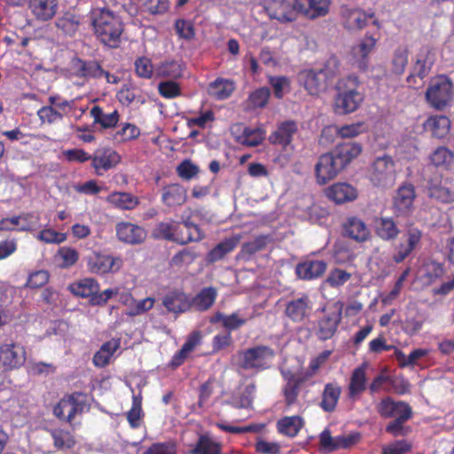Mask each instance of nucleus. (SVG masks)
Masks as SVG:
<instances>
[{
  "instance_id": "obj_1",
  "label": "nucleus",
  "mask_w": 454,
  "mask_h": 454,
  "mask_svg": "<svg viewBox=\"0 0 454 454\" xmlns=\"http://www.w3.org/2000/svg\"><path fill=\"white\" fill-rule=\"evenodd\" d=\"M375 408L381 418L393 419L386 427L387 433L394 437L405 436L411 433V427L405 426V423L412 417V409L407 403L385 396Z\"/></svg>"
},
{
  "instance_id": "obj_2",
  "label": "nucleus",
  "mask_w": 454,
  "mask_h": 454,
  "mask_svg": "<svg viewBox=\"0 0 454 454\" xmlns=\"http://www.w3.org/2000/svg\"><path fill=\"white\" fill-rule=\"evenodd\" d=\"M95 35L104 44L115 48L121 43L123 23L107 8H94L90 12Z\"/></svg>"
},
{
  "instance_id": "obj_3",
  "label": "nucleus",
  "mask_w": 454,
  "mask_h": 454,
  "mask_svg": "<svg viewBox=\"0 0 454 454\" xmlns=\"http://www.w3.org/2000/svg\"><path fill=\"white\" fill-rule=\"evenodd\" d=\"M357 87L358 80L356 76H348L338 81L333 104L336 114H348L358 109L364 101V96Z\"/></svg>"
},
{
  "instance_id": "obj_4",
  "label": "nucleus",
  "mask_w": 454,
  "mask_h": 454,
  "mask_svg": "<svg viewBox=\"0 0 454 454\" xmlns=\"http://www.w3.org/2000/svg\"><path fill=\"white\" fill-rule=\"evenodd\" d=\"M396 166L388 155L377 157L369 168L368 177L372 184L381 189L392 187L396 180Z\"/></svg>"
},
{
  "instance_id": "obj_5",
  "label": "nucleus",
  "mask_w": 454,
  "mask_h": 454,
  "mask_svg": "<svg viewBox=\"0 0 454 454\" xmlns=\"http://www.w3.org/2000/svg\"><path fill=\"white\" fill-rule=\"evenodd\" d=\"M453 85L445 75H440L431 80L427 91V102L436 110L445 108L452 99Z\"/></svg>"
},
{
  "instance_id": "obj_6",
  "label": "nucleus",
  "mask_w": 454,
  "mask_h": 454,
  "mask_svg": "<svg viewBox=\"0 0 454 454\" xmlns=\"http://www.w3.org/2000/svg\"><path fill=\"white\" fill-rule=\"evenodd\" d=\"M87 398L79 392L63 397L54 407L53 413L59 419L69 423L73 428L74 419L87 409Z\"/></svg>"
},
{
  "instance_id": "obj_7",
  "label": "nucleus",
  "mask_w": 454,
  "mask_h": 454,
  "mask_svg": "<svg viewBox=\"0 0 454 454\" xmlns=\"http://www.w3.org/2000/svg\"><path fill=\"white\" fill-rule=\"evenodd\" d=\"M274 351L268 346H256L239 353L240 367L245 370L262 371L270 366Z\"/></svg>"
},
{
  "instance_id": "obj_8",
  "label": "nucleus",
  "mask_w": 454,
  "mask_h": 454,
  "mask_svg": "<svg viewBox=\"0 0 454 454\" xmlns=\"http://www.w3.org/2000/svg\"><path fill=\"white\" fill-rule=\"evenodd\" d=\"M25 348L15 341L0 343V370L12 371L21 367L26 362Z\"/></svg>"
},
{
  "instance_id": "obj_9",
  "label": "nucleus",
  "mask_w": 454,
  "mask_h": 454,
  "mask_svg": "<svg viewBox=\"0 0 454 454\" xmlns=\"http://www.w3.org/2000/svg\"><path fill=\"white\" fill-rule=\"evenodd\" d=\"M342 169L341 163L333 153H324L315 165L316 181L318 184H325L334 179Z\"/></svg>"
},
{
  "instance_id": "obj_10",
  "label": "nucleus",
  "mask_w": 454,
  "mask_h": 454,
  "mask_svg": "<svg viewBox=\"0 0 454 454\" xmlns=\"http://www.w3.org/2000/svg\"><path fill=\"white\" fill-rule=\"evenodd\" d=\"M415 188L411 184H403L393 197V212L398 217L409 216L414 209Z\"/></svg>"
},
{
  "instance_id": "obj_11",
  "label": "nucleus",
  "mask_w": 454,
  "mask_h": 454,
  "mask_svg": "<svg viewBox=\"0 0 454 454\" xmlns=\"http://www.w3.org/2000/svg\"><path fill=\"white\" fill-rule=\"evenodd\" d=\"M264 8L270 19H275L282 23L294 20L298 14L296 0L294 4L286 0H266Z\"/></svg>"
},
{
  "instance_id": "obj_12",
  "label": "nucleus",
  "mask_w": 454,
  "mask_h": 454,
  "mask_svg": "<svg viewBox=\"0 0 454 454\" xmlns=\"http://www.w3.org/2000/svg\"><path fill=\"white\" fill-rule=\"evenodd\" d=\"M120 160V155L109 147L98 148L91 156V165L98 176H103L105 172L114 168Z\"/></svg>"
},
{
  "instance_id": "obj_13",
  "label": "nucleus",
  "mask_w": 454,
  "mask_h": 454,
  "mask_svg": "<svg viewBox=\"0 0 454 454\" xmlns=\"http://www.w3.org/2000/svg\"><path fill=\"white\" fill-rule=\"evenodd\" d=\"M122 265L119 257L93 253L88 257V268L95 274H106L118 271Z\"/></svg>"
},
{
  "instance_id": "obj_14",
  "label": "nucleus",
  "mask_w": 454,
  "mask_h": 454,
  "mask_svg": "<svg viewBox=\"0 0 454 454\" xmlns=\"http://www.w3.org/2000/svg\"><path fill=\"white\" fill-rule=\"evenodd\" d=\"M359 439V434H349L333 437L329 429H325L319 435L320 445L327 451L347 449L354 445Z\"/></svg>"
},
{
  "instance_id": "obj_15",
  "label": "nucleus",
  "mask_w": 454,
  "mask_h": 454,
  "mask_svg": "<svg viewBox=\"0 0 454 454\" xmlns=\"http://www.w3.org/2000/svg\"><path fill=\"white\" fill-rule=\"evenodd\" d=\"M421 236V231L418 228L408 229L396 247L397 252L393 257L394 261L399 263L408 257L419 244Z\"/></svg>"
},
{
  "instance_id": "obj_16",
  "label": "nucleus",
  "mask_w": 454,
  "mask_h": 454,
  "mask_svg": "<svg viewBox=\"0 0 454 454\" xmlns=\"http://www.w3.org/2000/svg\"><path fill=\"white\" fill-rule=\"evenodd\" d=\"M116 234L119 240L130 245L141 244L147 236L143 227L128 222L116 224Z\"/></svg>"
},
{
  "instance_id": "obj_17",
  "label": "nucleus",
  "mask_w": 454,
  "mask_h": 454,
  "mask_svg": "<svg viewBox=\"0 0 454 454\" xmlns=\"http://www.w3.org/2000/svg\"><path fill=\"white\" fill-rule=\"evenodd\" d=\"M341 309L342 304L337 302L334 304V309L319 320L317 330L319 339L328 340L334 334L341 319Z\"/></svg>"
},
{
  "instance_id": "obj_18",
  "label": "nucleus",
  "mask_w": 454,
  "mask_h": 454,
  "mask_svg": "<svg viewBox=\"0 0 454 454\" xmlns=\"http://www.w3.org/2000/svg\"><path fill=\"white\" fill-rule=\"evenodd\" d=\"M153 234L157 239L184 245V231L180 223L174 221L159 223L153 229Z\"/></svg>"
},
{
  "instance_id": "obj_19",
  "label": "nucleus",
  "mask_w": 454,
  "mask_h": 454,
  "mask_svg": "<svg viewBox=\"0 0 454 454\" xmlns=\"http://www.w3.org/2000/svg\"><path fill=\"white\" fill-rule=\"evenodd\" d=\"M299 83L310 95H318L325 89L326 79L322 74V72H316L314 70H303L298 74Z\"/></svg>"
},
{
  "instance_id": "obj_20",
  "label": "nucleus",
  "mask_w": 454,
  "mask_h": 454,
  "mask_svg": "<svg viewBox=\"0 0 454 454\" xmlns=\"http://www.w3.org/2000/svg\"><path fill=\"white\" fill-rule=\"evenodd\" d=\"M330 0H296L298 13L314 20L325 16L329 12Z\"/></svg>"
},
{
  "instance_id": "obj_21",
  "label": "nucleus",
  "mask_w": 454,
  "mask_h": 454,
  "mask_svg": "<svg viewBox=\"0 0 454 454\" xmlns=\"http://www.w3.org/2000/svg\"><path fill=\"white\" fill-rule=\"evenodd\" d=\"M58 0H29L28 8L33 16L40 21H48L57 13Z\"/></svg>"
},
{
  "instance_id": "obj_22",
  "label": "nucleus",
  "mask_w": 454,
  "mask_h": 454,
  "mask_svg": "<svg viewBox=\"0 0 454 454\" xmlns=\"http://www.w3.org/2000/svg\"><path fill=\"white\" fill-rule=\"evenodd\" d=\"M377 39L372 35H366L352 48V57L358 68L365 70L368 66V56L375 49Z\"/></svg>"
},
{
  "instance_id": "obj_23",
  "label": "nucleus",
  "mask_w": 454,
  "mask_h": 454,
  "mask_svg": "<svg viewBox=\"0 0 454 454\" xmlns=\"http://www.w3.org/2000/svg\"><path fill=\"white\" fill-rule=\"evenodd\" d=\"M298 130L297 123L293 121L281 122L270 137L269 141L273 145L286 147L293 141L294 136Z\"/></svg>"
},
{
  "instance_id": "obj_24",
  "label": "nucleus",
  "mask_w": 454,
  "mask_h": 454,
  "mask_svg": "<svg viewBox=\"0 0 454 454\" xmlns=\"http://www.w3.org/2000/svg\"><path fill=\"white\" fill-rule=\"evenodd\" d=\"M311 301L308 295L294 299L286 304V315L294 322H301L308 317Z\"/></svg>"
},
{
  "instance_id": "obj_25",
  "label": "nucleus",
  "mask_w": 454,
  "mask_h": 454,
  "mask_svg": "<svg viewBox=\"0 0 454 454\" xmlns=\"http://www.w3.org/2000/svg\"><path fill=\"white\" fill-rule=\"evenodd\" d=\"M344 235L357 241L364 242L370 237V231L366 224L356 216L349 217L343 223Z\"/></svg>"
},
{
  "instance_id": "obj_26",
  "label": "nucleus",
  "mask_w": 454,
  "mask_h": 454,
  "mask_svg": "<svg viewBox=\"0 0 454 454\" xmlns=\"http://www.w3.org/2000/svg\"><path fill=\"white\" fill-rule=\"evenodd\" d=\"M106 201L114 208L128 211L135 209L139 204L138 197L126 192H113Z\"/></svg>"
},
{
  "instance_id": "obj_27",
  "label": "nucleus",
  "mask_w": 454,
  "mask_h": 454,
  "mask_svg": "<svg viewBox=\"0 0 454 454\" xmlns=\"http://www.w3.org/2000/svg\"><path fill=\"white\" fill-rule=\"evenodd\" d=\"M326 268L327 264L324 261H306L297 265L296 274L301 279L311 280L321 277Z\"/></svg>"
},
{
  "instance_id": "obj_28",
  "label": "nucleus",
  "mask_w": 454,
  "mask_h": 454,
  "mask_svg": "<svg viewBox=\"0 0 454 454\" xmlns=\"http://www.w3.org/2000/svg\"><path fill=\"white\" fill-rule=\"evenodd\" d=\"M327 197L338 204L354 200L357 197L356 189L347 183H338L327 190Z\"/></svg>"
},
{
  "instance_id": "obj_29",
  "label": "nucleus",
  "mask_w": 454,
  "mask_h": 454,
  "mask_svg": "<svg viewBox=\"0 0 454 454\" xmlns=\"http://www.w3.org/2000/svg\"><path fill=\"white\" fill-rule=\"evenodd\" d=\"M163 305L173 313H183L191 307V299L183 292H171L163 298Z\"/></svg>"
},
{
  "instance_id": "obj_30",
  "label": "nucleus",
  "mask_w": 454,
  "mask_h": 454,
  "mask_svg": "<svg viewBox=\"0 0 454 454\" xmlns=\"http://www.w3.org/2000/svg\"><path fill=\"white\" fill-rule=\"evenodd\" d=\"M187 199L186 189L177 184L166 186L161 194V200L168 207H176L183 205Z\"/></svg>"
},
{
  "instance_id": "obj_31",
  "label": "nucleus",
  "mask_w": 454,
  "mask_h": 454,
  "mask_svg": "<svg viewBox=\"0 0 454 454\" xmlns=\"http://www.w3.org/2000/svg\"><path fill=\"white\" fill-rule=\"evenodd\" d=\"M232 133L241 132L236 136V140L247 146H256L260 145L264 138V132L259 129H248L241 125H236L231 129Z\"/></svg>"
},
{
  "instance_id": "obj_32",
  "label": "nucleus",
  "mask_w": 454,
  "mask_h": 454,
  "mask_svg": "<svg viewBox=\"0 0 454 454\" xmlns=\"http://www.w3.org/2000/svg\"><path fill=\"white\" fill-rule=\"evenodd\" d=\"M424 129L431 132L432 136L437 138H442L450 131V121L445 115H434L427 118L424 122Z\"/></svg>"
},
{
  "instance_id": "obj_33",
  "label": "nucleus",
  "mask_w": 454,
  "mask_h": 454,
  "mask_svg": "<svg viewBox=\"0 0 454 454\" xmlns=\"http://www.w3.org/2000/svg\"><path fill=\"white\" fill-rule=\"evenodd\" d=\"M90 114L93 118V123L100 125L103 129H111L115 127L120 118L117 110L106 113L98 106H94Z\"/></svg>"
},
{
  "instance_id": "obj_34",
  "label": "nucleus",
  "mask_w": 454,
  "mask_h": 454,
  "mask_svg": "<svg viewBox=\"0 0 454 454\" xmlns=\"http://www.w3.org/2000/svg\"><path fill=\"white\" fill-rule=\"evenodd\" d=\"M285 378L286 384L284 387L283 392L286 403L290 406L297 402L300 387L303 382L307 381V380H303L300 373L298 375L286 373L285 374Z\"/></svg>"
},
{
  "instance_id": "obj_35",
  "label": "nucleus",
  "mask_w": 454,
  "mask_h": 454,
  "mask_svg": "<svg viewBox=\"0 0 454 454\" xmlns=\"http://www.w3.org/2000/svg\"><path fill=\"white\" fill-rule=\"evenodd\" d=\"M434 62V57L432 51L429 49H423L417 57L416 64L413 67L414 74L408 76L407 80L411 82L413 75H417L423 79L431 69Z\"/></svg>"
},
{
  "instance_id": "obj_36",
  "label": "nucleus",
  "mask_w": 454,
  "mask_h": 454,
  "mask_svg": "<svg viewBox=\"0 0 454 454\" xmlns=\"http://www.w3.org/2000/svg\"><path fill=\"white\" fill-rule=\"evenodd\" d=\"M341 394V387L337 383H327L322 393L320 407L327 412L335 410Z\"/></svg>"
},
{
  "instance_id": "obj_37",
  "label": "nucleus",
  "mask_w": 454,
  "mask_h": 454,
  "mask_svg": "<svg viewBox=\"0 0 454 454\" xmlns=\"http://www.w3.org/2000/svg\"><path fill=\"white\" fill-rule=\"evenodd\" d=\"M376 234L383 240L391 241L397 238L400 230L391 217H380L376 221Z\"/></svg>"
},
{
  "instance_id": "obj_38",
  "label": "nucleus",
  "mask_w": 454,
  "mask_h": 454,
  "mask_svg": "<svg viewBox=\"0 0 454 454\" xmlns=\"http://www.w3.org/2000/svg\"><path fill=\"white\" fill-rule=\"evenodd\" d=\"M362 152V147L357 143H346L339 145L333 154L340 163H341L342 168H344L352 160L356 158Z\"/></svg>"
},
{
  "instance_id": "obj_39",
  "label": "nucleus",
  "mask_w": 454,
  "mask_h": 454,
  "mask_svg": "<svg viewBox=\"0 0 454 454\" xmlns=\"http://www.w3.org/2000/svg\"><path fill=\"white\" fill-rule=\"evenodd\" d=\"M372 15H367L358 9H347L343 12L344 26L349 30L361 29L367 24V20Z\"/></svg>"
},
{
  "instance_id": "obj_40",
  "label": "nucleus",
  "mask_w": 454,
  "mask_h": 454,
  "mask_svg": "<svg viewBox=\"0 0 454 454\" xmlns=\"http://www.w3.org/2000/svg\"><path fill=\"white\" fill-rule=\"evenodd\" d=\"M366 364L356 368L352 373L348 386V395L355 399L359 394L365 390L366 387Z\"/></svg>"
},
{
  "instance_id": "obj_41",
  "label": "nucleus",
  "mask_w": 454,
  "mask_h": 454,
  "mask_svg": "<svg viewBox=\"0 0 454 454\" xmlns=\"http://www.w3.org/2000/svg\"><path fill=\"white\" fill-rule=\"evenodd\" d=\"M240 239V236L236 235L219 243L208 253L207 261L210 262H215L223 258L225 254L234 250V248L239 243Z\"/></svg>"
},
{
  "instance_id": "obj_42",
  "label": "nucleus",
  "mask_w": 454,
  "mask_h": 454,
  "mask_svg": "<svg viewBox=\"0 0 454 454\" xmlns=\"http://www.w3.org/2000/svg\"><path fill=\"white\" fill-rule=\"evenodd\" d=\"M216 297L217 291L215 288L205 287L191 300L192 307L200 311L207 310L214 304Z\"/></svg>"
},
{
  "instance_id": "obj_43",
  "label": "nucleus",
  "mask_w": 454,
  "mask_h": 454,
  "mask_svg": "<svg viewBox=\"0 0 454 454\" xmlns=\"http://www.w3.org/2000/svg\"><path fill=\"white\" fill-rule=\"evenodd\" d=\"M155 70L160 77L178 79L183 76L184 65L182 61L167 60L160 63Z\"/></svg>"
},
{
  "instance_id": "obj_44",
  "label": "nucleus",
  "mask_w": 454,
  "mask_h": 454,
  "mask_svg": "<svg viewBox=\"0 0 454 454\" xmlns=\"http://www.w3.org/2000/svg\"><path fill=\"white\" fill-rule=\"evenodd\" d=\"M427 194L430 198L442 203H451L454 201V191L442 183L431 181L427 185Z\"/></svg>"
},
{
  "instance_id": "obj_45",
  "label": "nucleus",
  "mask_w": 454,
  "mask_h": 454,
  "mask_svg": "<svg viewBox=\"0 0 454 454\" xmlns=\"http://www.w3.org/2000/svg\"><path fill=\"white\" fill-rule=\"evenodd\" d=\"M70 291L76 296L90 298L99 291V285L93 278H84L69 286Z\"/></svg>"
},
{
  "instance_id": "obj_46",
  "label": "nucleus",
  "mask_w": 454,
  "mask_h": 454,
  "mask_svg": "<svg viewBox=\"0 0 454 454\" xmlns=\"http://www.w3.org/2000/svg\"><path fill=\"white\" fill-rule=\"evenodd\" d=\"M120 341L111 340L103 344L100 349L94 355L93 363L98 367H104L109 364L113 355L119 348Z\"/></svg>"
},
{
  "instance_id": "obj_47",
  "label": "nucleus",
  "mask_w": 454,
  "mask_h": 454,
  "mask_svg": "<svg viewBox=\"0 0 454 454\" xmlns=\"http://www.w3.org/2000/svg\"><path fill=\"white\" fill-rule=\"evenodd\" d=\"M51 435L53 439L54 447L59 450H69L76 443L74 434L62 428L51 430Z\"/></svg>"
},
{
  "instance_id": "obj_48",
  "label": "nucleus",
  "mask_w": 454,
  "mask_h": 454,
  "mask_svg": "<svg viewBox=\"0 0 454 454\" xmlns=\"http://www.w3.org/2000/svg\"><path fill=\"white\" fill-rule=\"evenodd\" d=\"M221 444L207 435L200 436L194 448L190 450L191 454H221Z\"/></svg>"
},
{
  "instance_id": "obj_49",
  "label": "nucleus",
  "mask_w": 454,
  "mask_h": 454,
  "mask_svg": "<svg viewBox=\"0 0 454 454\" xmlns=\"http://www.w3.org/2000/svg\"><path fill=\"white\" fill-rule=\"evenodd\" d=\"M234 89L232 82L219 78L209 84L208 93L217 99H224L231 96Z\"/></svg>"
},
{
  "instance_id": "obj_50",
  "label": "nucleus",
  "mask_w": 454,
  "mask_h": 454,
  "mask_svg": "<svg viewBox=\"0 0 454 454\" xmlns=\"http://www.w3.org/2000/svg\"><path fill=\"white\" fill-rule=\"evenodd\" d=\"M302 419L299 416L286 417L278 422V431L290 437L295 436L302 427Z\"/></svg>"
},
{
  "instance_id": "obj_51",
  "label": "nucleus",
  "mask_w": 454,
  "mask_h": 454,
  "mask_svg": "<svg viewBox=\"0 0 454 454\" xmlns=\"http://www.w3.org/2000/svg\"><path fill=\"white\" fill-rule=\"evenodd\" d=\"M58 28L67 35H74L80 27V18L74 13L66 12L56 21Z\"/></svg>"
},
{
  "instance_id": "obj_52",
  "label": "nucleus",
  "mask_w": 454,
  "mask_h": 454,
  "mask_svg": "<svg viewBox=\"0 0 454 454\" xmlns=\"http://www.w3.org/2000/svg\"><path fill=\"white\" fill-rule=\"evenodd\" d=\"M430 160L436 167L449 168L454 162V153L445 146H439L431 153Z\"/></svg>"
},
{
  "instance_id": "obj_53",
  "label": "nucleus",
  "mask_w": 454,
  "mask_h": 454,
  "mask_svg": "<svg viewBox=\"0 0 454 454\" xmlns=\"http://www.w3.org/2000/svg\"><path fill=\"white\" fill-rule=\"evenodd\" d=\"M442 266L435 262L425 263L419 270L420 277L427 285L432 284L443 275Z\"/></svg>"
},
{
  "instance_id": "obj_54",
  "label": "nucleus",
  "mask_w": 454,
  "mask_h": 454,
  "mask_svg": "<svg viewBox=\"0 0 454 454\" xmlns=\"http://www.w3.org/2000/svg\"><path fill=\"white\" fill-rule=\"evenodd\" d=\"M331 354L332 351L325 350L318 356L313 357L309 361V367L305 371L300 372V374L302 376V379L309 380L317 375L318 370L328 360Z\"/></svg>"
},
{
  "instance_id": "obj_55",
  "label": "nucleus",
  "mask_w": 454,
  "mask_h": 454,
  "mask_svg": "<svg viewBox=\"0 0 454 454\" xmlns=\"http://www.w3.org/2000/svg\"><path fill=\"white\" fill-rule=\"evenodd\" d=\"M79 258L78 252L69 247H62L58 250L55 260L59 267L68 268L74 265Z\"/></svg>"
},
{
  "instance_id": "obj_56",
  "label": "nucleus",
  "mask_w": 454,
  "mask_h": 454,
  "mask_svg": "<svg viewBox=\"0 0 454 454\" xmlns=\"http://www.w3.org/2000/svg\"><path fill=\"white\" fill-rule=\"evenodd\" d=\"M351 278V274L344 270L335 268L332 270L324 280L322 286L340 287Z\"/></svg>"
},
{
  "instance_id": "obj_57",
  "label": "nucleus",
  "mask_w": 454,
  "mask_h": 454,
  "mask_svg": "<svg viewBox=\"0 0 454 454\" xmlns=\"http://www.w3.org/2000/svg\"><path fill=\"white\" fill-rule=\"evenodd\" d=\"M201 334L200 332H193L191 333L184 343L182 348L175 356V360H177L176 364H180L188 355L200 343Z\"/></svg>"
},
{
  "instance_id": "obj_58",
  "label": "nucleus",
  "mask_w": 454,
  "mask_h": 454,
  "mask_svg": "<svg viewBox=\"0 0 454 454\" xmlns=\"http://www.w3.org/2000/svg\"><path fill=\"white\" fill-rule=\"evenodd\" d=\"M409 51L405 47H398L391 60L392 72L395 74H402L408 64Z\"/></svg>"
},
{
  "instance_id": "obj_59",
  "label": "nucleus",
  "mask_w": 454,
  "mask_h": 454,
  "mask_svg": "<svg viewBox=\"0 0 454 454\" xmlns=\"http://www.w3.org/2000/svg\"><path fill=\"white\" fill-rule=\"evenodd\" d=\"M255 393V385L254 383H248L240 389V397H233L231 403L237 408H247L249 407L254 399Z\"/></svg>"
},
{
  "instance_id": "obj_60",
  "label": "nucleus",
  "mask_w": 454,
  "mask_h": 454,
  "mask_svg": "<svg viewBox=\"0 0 454 454\" xmlns=\"http://www.w3.org/2000/svg\"><path fill=\"white\" fill-rule=\"evenodd\" d=\"M270 95V89L266 87L259 88L249 95L247 106L253 109L262 108L267 105Z\"/></svg>"
},
{
  "instance_id": "obj_61",
  "label": "nucleus",
  "mask_w": 454,
  "mask_h": 454,
  "mask_svg": "<svg viewBox=\"0 0 454 454\" xmlns=\"http://www.w3.org/2000/svg\"><path fill=\"white\" fill-rule=\"evenodd\" d=\"M37 116L43 123L53 124L63 119V113L52 106H43L37 111Z\"/></svg>"
},
{
  "instance_id": "obj_62",
  "label": "nucleus",
  "mask_w": 454,
  "mask_h": 454,
  "mask_svg": "<svg viewBox=\"0 0 454 454\" xmlns=\"http://www.w3.org/2000/svg\"><path fill=\"white\" fill-rule=\"evenodd\" d=\"M155 300L151 297H147L143 300L137 301L134 299L132 307L127 310L126 314L130 317L138 316L150 310L154 305Z\"/></svg>"
},
{
  "instance_id": "obj_63",
  "label": "nucleus",
  "mask_w": 454,
  "mask_h": 454,
  "mask_svg": "<svg viewBox=\"0 0 454 454\" xmlns=\"http://www.w3.org/2000/svg\"><path fill=\"white\" fill-rule=\"evenodd\" d=\"M36 239L47 244H60L67 239V234L52 229H44L37 234Z\"/></svg>"
},
{
  "instance_id": "obj_64",
  "label": "nucleus",
  "mask_w": 454,
  "mask_h": 454,
  "mask_svg": "<svg viewBox=\"0 0 454 454\" xmlns=\"http://www.w3.org/2000/svg\"><path fill=\"white\" fill-rule=\"evenodd\" d=\"M127 419L132 428H137L141 424L142 407L141 400L135 396L131 409L127 413Z\"/></svg>"
}]
</instances>
